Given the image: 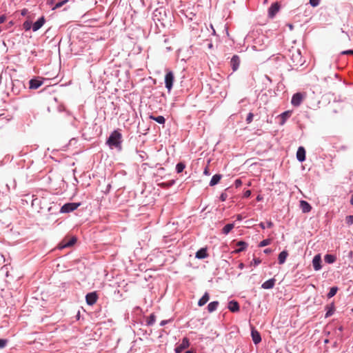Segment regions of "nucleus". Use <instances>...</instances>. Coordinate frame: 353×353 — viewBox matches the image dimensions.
Instances as JSON below:
<instances>
[{"label": "nucleus", "mask_w": 353, "mask_h": 353, "mask_svg": "<svg viewBox=\"0 0 353 353\" xmlns=\"http://www.w3.org/2000/svg\"><path fill=\"white\" fill-rule=\"evenodd\" d=\"M122 135L118 130L113 131L108 139L106 143L112 148H121Z\"/></svg>", "instance_id": "obj_1"}, {"label": "nucleus", "mask_w": 353, "mask_h": 353, "mask_svg": "<svg viewBox=\"0 0 353 353\" xmlns=\"http://www.w3.org/2000/svg\"><path fill=\"white\" fill-rule=\"evenodd\" d=\"M77 242V238L75 236L65 237L59 244V249H63L72 246Z\"/></svg>", "instance_id": "obj_2"}, {"label": "nucleus", "mask_w": 353, "mask_h": 353, "mask_svg": "<svg viewBox=\"0 0 353 353\" xmlns=\"http://www.w3.org/2000/svg\"><path fill=\"white\" fill-rule=\"evenodd\" d=\"M174 80V76L172 71H167V73L165 76V88L168 89V92H170L173 85V82Z\"/></svg>", "instance_id": "obj_3"}, {"label": "nucleus", "mask_w": 353, "mask_h": 353, "mask_svg": "<svg viewBox=\"0 0 353 353\" xmlns=\"http://www.w3.org/2000/svg\"><path fill=\"white\" fill-rule=\"evenodd\" d=\"M80 203H68L63 205L61 208V212L62 213H68L75 210L79 206Z\"/></svg>", "instance_id": "obj_4"}, {"label": "nucleus", "mask_w": 353, "mask_h": 353, "mask_svg": "<svg viewBox=\"0 0 353 353\" xmlns=\"http://www.w3.org/2000/svg\"><path fill=\"white\" fill-rule=\"evenodd\" d=\"M98 300V295L96 292H90L85 296V301L88 305H93Z\"/></svg>", "instance_id": "obj_5"}, {"label": "nucleus", "mask_w": 353, "mask_h": 353, "mask_svg": "<svg viewBox=\"0 0 353 353\" xmlns=\"http://www.w3.org/2000/svg\"><path fill=\"white\" fill-rule=\"evenodd\" d=\"M190 345L189 339L187 337H184L181 344L177 345L175 348L176 353H181L183 350L188 348Z\"/></svg>", "instance_id": "obj_6"}, {"label": "nucleus", "mask_w": 353, "mask_h": 353, "mask_svg": "<svg viewBox=\"0 0 353 353\" xmlns=\"http://www.w3.org/2000/svg\"><path fill=\"white\" fill-rule=\"evenodd\" d=\"M303 99L302 94L299 92L296 93L293 95L291 103L294 106H299L301 103Z\"/></svg>", "instance_id": "obj_7"}, {"label": "nucleus", "mask_w": 353, "mask_h": 353, "mask_svg": "<svg viewBox=\"0 0 353 353\" xmlns=\"http://www.w3.org/2000/svg\"><path fill=\"white\" fill-rule=\"evenodd\" d=\"M280 6L278 3H273L268 10V14L270 17L273 18L279 12Z\"/></svg>", "instance_id": "obj_8"}, {"label": "nucleus", "mask_w": 353, "mask_h": 353, "mask_svg": "<svg viewBox=\"0 0 353 353\" xmlns=\"http://www.w3.org/2000/svg\"><path fill=\"white\" fill-rule=\"evenodd\" d=\"M321 257L320 254H316L314 256L312 260V265L314 269L317 271L321 268Z\"/></svg>", "instance_id": "obj_9"}, {"label": "nucleus", "mask_w": 353, "mask_h": 353, "mask_svg": "<svg viewBox=\"0 0 353 353\" xmlns=\"http://www.w3.org/2000/svg\"><path fill=\"white\" fill-rule=\"evenodd\" d=\"M296 158L300 162H303L305 160V150L303 147L301 146L298 148Z\"/></svg>", "instance_id": "obj_10"}, {"label": "nucleus", "mask_w": 353, "mask_h": 353, "mask_svg": "<svg viewBox=\"0 0 353 353\" xmlns=\"http://www.w3.org/2000/svg\"><path fill=\"white\" fill-rule=\"evenodd\" d=\"M230 64L233 71H236L239 66L240 59L237 55H234L231 59Z\"/></svg>", "instance_id": "obj_11"}, {"label": "nucleus", "mask_w": 353, "mask_h": 353, "mask_svg": "<svg viewBox=\"0 0 353 353\" xmlns=\"http://www.w3.org/2000/svg\"><path fill=\"white\" fill-rule=\"evenodd\" d=\"M44 23H45V18L43 17H42L33 23L32 30L34 32L37 31L43 26Z\"/></svg>", "instance_id": "obj_12"}, {"label": "nucleus", "mask_w": 353, "mask_h": 353, "mask_svg": "<svg viewBox=\"0 0 353 353\" xmlns=\"http://www.w3.org/2000/svg\"><path fill=\"white\" fill-rule=\"evenodd\" d=\"M300 208L303 213H307L312 210L310 204L305 201H300Z\"/></svg>", "instance_id": "obj_13"}, {"label": "nucleus", "mask_w": 353, "mask_h": 353, "mask_svg": "<svg viewBox=\"0 0 353 353\" xmlns=\"http://www.w3.org/2000/svg\"><path fill=\"white\" fill-rule=\"evenodd\" d=\"M29 84L30 89L35 90L39 88L43 84V81L36 79H32L30 81Z\"/></svg>", "instance_id": "obj_14"}, {"label": "nucleus", "mask_w": 353, "mask_h": 353, "mask_svg": "<svg viewBox=\"0 0 353 353\" xmlns=\"http://www.w3.org/2000/svg\"><path fill=\"white\" fill-rule=\"evenodd\" d=\"M251 334L252 341L254 343V344H258L261 341V337L258 331H256V330H252Z\"/></svg>", "instance_id": "obj_15"}, {"label": "nucleus", "mask_w": 353, "mask_h": 353, "mask_svg": "<svg viewBox=\"0 0 353 353\" xmlns=\"http://www.w3.org/2000/svg\"><path fill=\"white\" fill-rule=\"evenodd\" d=\"M275 281L276 280L274 279H270L266 281H265L263 284H262V288L263 289H272L274 288V284H275Z\"/></svg>", "instance_id": "obj_16"}, {"label": "nucleus", "mask_w": 353, "mask_h": 353, "mask_svg": "<svg viewBox=\"0 0 353 353\" xmlns=\"http://www.w3.org/2000/svg\"><path fill=\"white\" fill-rule=\"evenodd\" d=\"M208 256L206 248H201L196 252V258L203 259Z\"/></svg>", "instance_id": "obj_17"}, {"label": "nucleus", "mask_w": 353, "mask_h": 353, "mask_svg": "<svg viewBox=\"0 0 353 353\" xmlns=\"http://www.w3.org/2000/svg\"><path fill=\"white\" fill-rule=\"evenodd\" d=\"M228 309L232 312H238L239 310V305L236 301H231L228 303Z\"/></svg>", "instance_id": "obj_18"}, {"label": "nucleus", "mask_w": 353, "mask_h": 353, "mask_svg": "<svg viewBox=\"0 0 353 353\" xmlns=\"http://www.w3.org/2000/svg\"><path fill=\"white\" fill-rule=\"evenodd\" d=\"M291 114H292L291 111H285V112H283L282 114H280V118H281L280 124L283 125L285 123V122L286 121V120L290 117Z\"/></svg>", "instance_id": "obj_19"}, {"label": "nucleus", "mask_w": 353, "mask_h": 353, "mask_svg": "<svg viewBox=\"0 0 353 353\" xmlns=\"http://www.w3.org/2000/svg\"><path fill=\"white\" fill-rule=\"evenodd\" d=\"M210 299V295L208 292H205L204 295L199 300V306H203Z\"/></svg>", "instance_id": "obj_20"}, {"label": "nucleus", "mask_w": 353, "mask_h": 353, "mask_svg": "<svg viewBox=\"0 0 353 353\" xmlns=\"http://www.w3.org/2000/svg\"><path fill=\"white\" fill-rule=\"evenodd\" d=\"M288 256V253L287 251H282L279 254L278 257L279 263V264H283L285 263L286 258Z\"/></svg>", "instance_id": "obj_21"}, {"label": "nucleus", "mask_w": 353, "mask_h": 353, "mask_svg": "<svg viewBox=\"0 0 353 353\" xmlns=\"http://www.w3.org/2000/svg\"><path fill=\"white\" fill-rule=\"evenodd\" d=\"M221 177H222L221 174H215V175H214L212 176L210 182V186H214V185H216L217 183H219V182L220 181Z\"/></svg>", "instance_id": "obj_22"}, {"label": "nucleus", "mask_w": 353, "mask_h": 353, "mask_svg": "<svg viewBox=\"0 0 353 353\" xmlns=\"http://www.w3.org/2000/svg\"><path fill=\"white\" fill-rule=\"evenodd\" d=\"M218 301H212L208 305V310L209 312H212L215 311L219 305Z\"/></svg>", "instance_id": "obj_23"}, {"label": "nucleus", "mask_w": 353, "mask_h": 353, "mask_svg": "<svg viewBox=\"0 0 353 353\" xmlns=\"http://www.w3.org/2000/svg\"><path fill=\"white\" fill-rule=\"evenodd\" d=\"M236 245H237L238 248L236 250V252H240L243 251L246 248L248 244L245 242L241 241L236 243Z\"/></svg>", "instance_id": "obj_24"}, {"label": "nucleus", "mask_w": 353, "mask_h": 353, "mask_svg": "<svg viewBox=\"0 0 353 353\" xmlns=\"http://www.w3.org/2000/svg\"><path fill=\"white\" fill-rule=\"evenodd\" d=\"M234 228V223H229L224 226L222 229V232L224 234H228Z\"/></svg>", "instance_id": "obj_25"}, {"label": "nucleus", "mask_w": 353, "mask_h": 353, "mask_svg": "<svg viewBox=\"0 0 353 353\" xmlns=\"http://www.w3.org/2000/svg\"><path fill=\"white\" fill-rule=\"evenodd\" d=\"M150 119L157 121V123H159L160 124H163L165 121V119L163 116L155 117L153 115H150Z\"/></svg>", "instance_id": "obj_26"}, {"label": "nucleus", "mask_w": 353, "mask_h": 353, "mask_svg": "<svg viewBox=\"0 0 353 353\" xmlns=\"http://www.w3.org/2000/svg\"><path fill=\"white\" fill-rule=\"evenodd\" d=\"M336 259V256L332 254H326L324 257L325 261L327 263H332L335 262Z\"/></svg>", "instance_id": "obj_27"}, {"label": "nucleus", "mask_w": 353, "mask_h": 353, "mask_svg": "<svg viewBox=\"0 0 353 353\" xmlns=\"http://www.w3.org/2000/svg\"><path fill=\"white\" fill-rule=\"evenodd\" d=\"M185 165L183 163L180 162L176 164V172L178 173H181L183 172V170L185 169Z\"/></svg>", "instance_id": "obj_28"}, {"label": "nucleus", "mask_w": 353, "mask_h": 353, "mask_svg": "<svg viewBox=\"0 0 353 353\" xmlns=\"http://www.w3.org/2000/svg\"><path fill=\"white\" fill-rule=\"evenodd\" d=\"M338 291V288L337 287H332L330 288V292L329 293L327 294V297L328 298H332V296H334L336 292Z\"/></svg>", "instance_id": "obj_29"}, {"label": "nucleus", "mask_w": 353, "mask_h": 353, "mask_svg": "<svg viewBox=\"0 0 353 353\" xmlns=\"http://www.w3.org/2000/svg\"><path fill=\"white\" fill-rule=\"evenodd\" d=\"M68 2V0H63L60 2H58L57 3L55 4V6L52 8V10H56L57 8H59L61 7H62L65 3H66Z\"/></svg>", "instance_id": "obj_30"}, {"label": "nucleus", "mask_w": 353, "mask_h": 353, "mask_svg": "<svg viewBox=\"0 0 353 353\" xmlns=\"http://www.w3.org/2000/svg\"><path fill=\"white\" fill-rule=\"evenodd\" d=\"M271 243V239H267L260 242L259 247H265Z\"/></svg>", "instance_id": "obj_31"}, {"label": "nucleus", "mask_w": 353, "mask_h": 353, "mask_svg": "<svg viewBox=\"0 0 353 353\" xmlns=\"http://www.w3.org/2000/svg\"><path fill=\"white\" fill-rule=\"evenodd\" d=\"M346 223L349 225L353 224V214L347 216L345 218Z\"/></svg>", "instance_id": "obj_32"}, {"label": "nucleus", "mask_w": 353, "mask_h": 353, "mask_svg": "<svg viewBox=\"0 0 353 353\" xmlns=\"http://www.w3.org/2000/svg\"><path fill=\"white\" fill-rule=\"evenodd\" d=\"M173 183H174V181H172V182H169V183H160L158 184V185L161 186L162 188H167V187L172 185Z\"/></svg>", "instance_id": "obj_33"}, {"label": "nucleus", "mask_w": 353, "mask_h": 353, "mask_svg": "<svg viewBox=\"0 0 353 353\" xmlns=\"http://www.w3.org/2000/svg\"><path fill=\"white\" fill-rule=\"evenodd\" d=\"M7 343H8L7 339H0V349L5 347L6 345H7Z\"/></svg>", "instance_id": "obj_34"}, {"label": "nucleus", "mask_w": 353, "mask_h": 353, "mask_svg": "<svg viewBox=\"0 0 353 353\" xmlns=\"http://www.w3.org/2000/svg\"><path fill=\"white\" fill-rule=\"evenodd\" d=\"M155 321V316L154 314H151L148 321V325H152Z\"/></svg>", "instance_id": "obj_35"}, {"label": "nucleus", "mask_w": 353, "mask_h": 353, "mask_svg": "<svg viewBox=\"0 0 353 353\" xmlns=\"http://www.w3.org/2000/svg\"><path fill=\"white\" fill-rule=\"evenodd\" d=\"M253 117H254V114L251 112H250L248 116H247V118H246V121L248 123H250L252 121V119H253Z\"/></svg>", "instance_id": "obj_36"}, {"label": "nucleus", "mask_w": 353, "mask_h": 353, "mask_svg": "<svg viewBox=\"0 0 353 353\" xmlns=\"http://www.w3.org/2000/svg\"><path fill=\"white\" fill-rule=\"evenodd\" d=\"M334 313V310L332 307H329L328 310L327 311L325 314V317L330 316Z\"/></svg>", "instance_id": "obj_37"}, {"label": "nucleus", "mask_w": 353, "mask_h": 353, "mask_svg": "<svg viewBox=\"0 0 353 353\" xmlns=\"http://www.w3.org/2000/svg\"><path fill=\"white\" fill-rule=\"evenodd\" d=\"M320 0H310V3L312 6L316 7L319 4Z\"/></svg>", "instance_id": "obj_38"}, {"label": "nucleus", "mask_w": 353, "mask_h": 353, "mask_svg": "<svg viewBox=\"0 0 353 353\" xmlns=\"http://www.w3.org/2000/svg\"><path fill=\"white\" fill-rule=\"evenodd\" d=\"M261 262V261L259 259H254L253 261L251 262V265L256 266L259 264H260Z\"/></svg>", "instance_id": "obj_39"}, {"label": "nucleus", "mask_w": 353, "mask_h": 353, "mask_svg": "<svg viewBox=\"0 0 353 353\" xmlns=\"http://www.w3.org/2000/svg\"><path fill=\"white\" fill-rule=\"evenodd\" d=\"M203 174L205 175H210V170H209V168H208V165L205 168V169L203 170Z\"/></svg>", "instance_id": "obj_40"}, {"label": "nucleus", "mask_w": 353, "mask_h": 353, "mask_svg": "<svg viewBox=\"0 0 353 353\" xmlns=\"http://www.w3.org/2000/svg\"><path fill=\"white\" fill-rule=\"evenodd\" d=\"M241 184H242V182H241V179H236V180L235 181V186H236V188H238V187L241 186Z\"/></svg>", "instance_id": "obj_41"}, {"label": "nucleus", "mask_w": 353, "mask_h": 353, "mask_svg": "<svg viewBox=\"0 0 353 353\" xmlns=\"http://www.w3.org/2000/svg\"><path fill=\"white\" fill-rule=\"evenodd\" d=\"M342 54H353V50H345V51L342 52Z\"/></svg>", "instance_id": "obj_42"}, {"label": "nucleus", "mask_w": 353, "mask_h": 353, "mask_svg": "<svg viewBox=\"0 0 353 353\" xmlns=\"http://www.w3.org/2000/svg\"><path fill=\"white\" fill-rule=\"evenodd\" d=\"M226 198H227V195H226V194L222 193V194H221V196H220V199H221L222 201H225Z\"/></svg>", "instance_id": "obj_43"}, {"label": "nucleus", "mask_w": 353, "mask_h": 353, "mask_svg": "<svg viewBox=\"0 0 353 353\" xmlns=\"http://www.w3.org/2000/svg\"><path fill=\"white\" fill-rule=\"evenodd\" d=\"M24 28L27 30H29L30 28V24L28 22H25L24 24Z\"/></svg>", "instance_id": "obj_44"}, {"label": "nucleus", "mask_w": 353, "mask_h": 353, "mask_svg": "<svg viewBox=\"0 0 353 353\" xmlns=\"http://www.w3.org/2000/svg\"><path fill=\"white\" fill-rule=\"evenodd\" d=\"M267 227H268V228H272V227H273V223H272V221H268V222L267 223Z\"/></svg>", "instance_id": "obj_45"}, {"label": "nucleus", "mask_w": 353, "mask_h": 353, "mask_svg": "<svg viewBox=\"0 0 353 353\" xmlns=\"http://www.w3.org/2000/svg\"><path fill=\"white\" fill-rule=\"evenodd\" d=\"M6 20V17L5 16H1L0 17V23H2L5 21Z\"/></svg>", "instance_id": "obj_46"}, {"label": "nucleus", "mask_w": 353, "mask_h": 353, "mask_svg": "<svg viewBox=\"0 0 353 353\" xmlns=\"http://www.w3.org/2000/svg\"><path fill=\"white\" fill-rule=\"evenodd\" d=\"M251 194V192L250 190H247L245 192V197H249Z\"/></svg>", "instance_id": "obj_47"}, {"label": "nucleus", "mask_w": 353, "mask_h": 353, "mask_svg": "<svg viewBox=\"0 0 353 353\" xmlns=\"http://www.w3.org/2000/svg\"><path fill=\"white\" fill-rule=\"evenodd\" d=\"M243 216H242L241 214H237V215H236V219H237L238 221H241V220L243 219Z\"/></svg>", "instance_id": "obj_48"}, {"label": "nucleus", "mask_w": 353, "mask_h": 353, "mask_svg": "<svg viewBox=\"0 0 353 353\" xmlns=\"http://www.w3.org/2000/svg\"><path fill=\"white\" fill-rule=\"evenodd\" d=\"M54 3L53 0H48L47 3L50 6H52Z\"/></svg>", "instance_id": "obj_49"}, {"label": "nucleus", "mask_w": 353, "mask_h": 353, "mask_svg": "<svg viewBox=\"0 0 353 353\" xmlns=\"http://www.w3.org/2000/svg\"><path fill=\"white\" fill-rule=\"evenodd\" d=\"M271 252H272V250H271L270 249H269V248L265 249V250H264V252H265V253H266V254H269V253H270Z\"/></svg>", "instance_id": "obj_50"}, {"label": "nucleus", "mask_w": 353, "mask_h": 353, "mask_svg": "<svg viewBox=\"0 0 353 353\" xmlns=\"http://www.w3.org/2000/svg\"><path fill=\"white\" fill-rule=\"evenodd\" d=\"M259 226H260L262 229H265V225H264V223H261L259 224Z\"/></svg>", "instance_id": "obj_51"}, {"label": "nucleus", "mask_w": 353, "mask_h": 353, "mask_svg": "<svg viewBox=\"0 0 353 353\" xmlns=\"http://www.w3.org/2000/svg\"><path fill=\"white\" fill-rule=\"evenodd\" d=\"M168 321H162L160 323L161 326H163Z\"/></svg>", "instance_id": "obj_52"}, {"label": "nucleus", "mask_w": 353, "mask_h": 353, "mask_svg": "<svg viewBox=\"0 0 353 353\" xmlns=\"http://www.w3.org/2000/svg\"><path fill=\"white\" fill-rule=\"evenodd\" d=\"M350 203L353 205V194L351 196Z\"/></svg>", "instance_id": "obj_53"}, {"label": "nucleus", "mask_w": 353, "mask_h": 353, "mask_svg": "<svg viewBox=\"0 0 353 353\" xmlns=\"http://www.w3.org/2000/svg\"><path fill=\"white\" fill-rule=\"evenodd\" d=\"M185 353H194V352L192 351L188 350V351H186Z\"/></svg>", "instance_id": "obj_54"}, {"label": "nucleus", "mask_w": 353, "mask_h": 353, "mask_svg": "<svg viewBox=\"0 0 353 353\" xmlns=\"http://www.w3.org/2000/svg\"><path fill=\"white\" fill-rule=\"evenodd\" d=\"M239 266H240L241 268H242L243 266V263H241Z\"/></svg>", "instance_id": "obj_55"}, {"label": "nucleus", "mask_w": 353, "mask_h": 353, "mask_svg": "<svg viewBox=\"0 0 353 353\" xmlns=\"http://www.w3.org/2000/svg\"><path fill=\"white\" fill-rule=\"evenodd\" d=\"M212 44H210V45H209V47H210V48H212Z\"/></svg>", "instance_id": "obj_56"}]
</instances>
